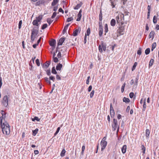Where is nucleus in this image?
Listing matches in <instances>:
<instances>
[{"label":"nucleus","mask_w":159,"mask_h":159,"mask_svg":"<svg viewBox=\"0 0 159 159\" xmlns=\"http://www.w3.org/2000/svg\"><path fill=\"white\" fill-rule=\"evenodd\" d=\"M4 122H2V125H0L2 129V131L3 134L6 135H8L10 132V126L5 119Z\"/></svg>","instance_id":"1"},{"label":"nucleus","mask_w":159,"mask_h":159,"mask_svg":"<svg viewBox=\"0 0 159 159\" xmlns=\"http://www.w3.org/2000/svg\"><path fill=\"white\" fill-rule=\"evenodd\" d=\"M107 45L106 43H104L103 41L101 42V44H100L98 46V50L99 52L102 53L103 52L102 49L104 51H105L106 50L107 48Z\"/></svg>","instance_id":"2"},{"label":"nucleus","mask_w":159,"mask_h":159,"mask_svg":"<svg viewBox=\"0 0 159 159\" xmlns=\"http://www.w3.org/2000/svg\"><path fill=\"white\" fill-rule=\"evenodd\" d=\"M9 98V96L5 95L3 98L2 101V104L3 106L7 107L8 105V99Z\"/></svg>","instance_id":"3"},{"label":"nucleus","mask_w":159,"mask_h":159,"mask_svg":"<svg viewBox=\"0 0 159 159\" xmlns=\"http://www.w3.org/2000/svg\"><path fill=\"white\" fill-rule=\"evenodd\" d=\"M38 29L34 28L32 31L31 35V40H34L38 33Z\"/></svg>","instance_id":"4"},{"label":"nucleus","mask_w":159,"mask_h":159,"mask_svg":"<svg viewBox=\"0 0 159 159\" xmlns=\"http://www.w3.org/2000/svg\"><path fill=\"white\" fill-rule=\"evenodd\" d=\"M2 116L0 117V125H2V122H3V120H5V119L6 117V113L3 110H1L0 111Z\"/></svg>","instance_id":"5"},{"label":"nucleus","mask_w":159,"mask_h":159,"mask_svg":"<svg viewBox=\"0 0 159 159\" xmlns=\"http://www.w3.org/2000/svg\"><path fill=\"white\" fill-rule=\"evenodd\" d=\"M118 126L117 120L114 118L113 119V124L112 125L113 130L115 131Z\"/></svg>","instance_id":"6"},{"label":"nucleus","mask_w":159,"mask_h":159,"mask_svg":"<svg viewBox=\"0 0 159 159\" xmlns=\"http://www.w3.org/2000/svg\"><path fill=\"white\" fill-rule=\"evenodd\" d=\"M107 142L106 141H104V139L102 140L101 142V145L102 146L101 149L102 151H103L105 149L107 146Z\"/></svg>","instance_id":"7"},{"label":"nucleus","mask_w":159,"mask_h":159,"mask_svg":"<svg viewBox=\"0 0 159 159\" xmlns=\"http://www.w3.org/2000/svg\"><path fill=\"white\" fill-rule=\"evenodd\" d=\"M80 28H79L75 30L73 32V35L74 36H76L77 35L78 33H80Z\"/></svg>","instance_id":"8"},{"label":"nucleus","mask_w":159,"mask_h":159,"mask_svg":"<svg viewBox=\"0 0 159 159\" xmlns=\"http://www.w3.org/2000/svg\"><path fill=\"white\" fill-rule=\"evenodd\" d=\"M125 30V28L124 26H120L119 29L118 30V31L120 34H123V32Z\"/></svg>","instance_id":"9"},{"label":"nucleus","mask_w":159,"mask_h":159,"mask_svg":"<svg viewBox=\"0 0 159 159\" xmlns=\"http://www.w3.org/2000/svg\"><path fill=\"white\" fill-rule=\"evenodd\" d=\"M38 22L36 20H35L33 21L32 23L33 25H36V26L34 28L37 29H39V24Z\"/></svg>","instance_id":"10"},{"label":"nucleus","mask_w":159,"mask_h":159,"mask_svg":"<svg viewBox=\"0 0 159 159\" xmlns=\"http://www.w3.org/2000/svg\"><path fill=\"white\" fill-rule=\"evenodd\" d=\"M62 67V65L60 63L57 64L56 67V70H60Z\"/></svg>","instance_id":"11"},{"label":"nucleus","mask_w":159,"mask_h":159,"mask_svg":"<svg viewBox=\"0 0 159 159\" xmlns=\"http://www.w3.org/2000/svg\"><path fill=\"white\" fill-rule=\"evenodd\" d=\"M49 44L51 46H56V40H50Z\"/></svg>","instance_id":"12"},{"label":"nucleus","mask_w":159,"mask_h":159,"mask_svg":"<svg viewBox=\"0 0 159 159\" xmlns=\"http://www.w3.org/2000/svg\"><path fill=\"white\" fill-rule=\"evenodd\" d=\"M127 146L126 145H124L121 148V151L123 154L125 153L126 151Z\"/></svg>","instance_id":"13"},{"label":"nucleus","mask_w":159,"mask_h":159,"mask_svg":"<svg viewBox=\"0 0 159 159\" xmlns=\"http://www.w3.org/2000/svg\"><path fill=\"white\" fill-rule=\"evenodd\" d=\"M110 1L112 7L113 8L115 7V5H116V0H110Z\"/></svg>","instance_id":"14"},{"label":"nucleus","mask_w":159,"mask_h":159,"mask_svg":"<svg viewBox=\"0 0 159 159\" xmlns=\"http://www.w3.org/2000/svg\"><path fill=\"white\" fill-rule=\"evenodd\" d=\"M48 61H46V62L42 65V67H44L45 66V68H48L51 63V61H49L48 63Z\"/></svg>","instance_id":"15"},{"label":"nucleus","mask_w":159,"mask_h":159,"mask_svg":"<svg viewBox=\"0 0 159 159\" xmlns=\"http://www.w3.org/2000/svg\"><path fill=\"white\" fill-rule=\"evenodd\" d=\"M155 32L153 31H152L149 34V38L152 39V40L154 38V35L155 34Z\"/></svg>","instance_id":"16"},{"label":"nucleus","mask_w":159,"mask_h":159,"mask_svg":"<svg viewBox=\"0 0 159 159\" xmlns=\"http://www.w3.org/2000/svg\"><path fill=\"white\" fill-rule=\"evenodd\" d=\"M90 33V29L89 28L87 30L86 33L85 34V35L84 37V40H86V36H89Z\"/></svg>","instance_id":"17"},{"label":"nucleus","mask_w":159,"mask_h":159,"mask_svg":"<svg viewBox=\"0 0 159 159\" xmlns=\"http://www.w3.org/2000/svg\"><path fill=\"white\" fill-rule=\"evenodd\" d=\"M141 148V150L142 151V152L143 153V155L145 153V152L146 150V148L144 146L143 144H141V146L140 147Z\"/></svg>","instance_id":"18"},{"label":"nucleus","mask_w":159,"mask_h":159,"mask_svg":"<svg viewBox=\"0 0 159 159\" xmlns=\"http://www.w3.org/2000/svg\"><path fill=\"white\" fill-rule=\"evenodd\" d=\"M39 131V129L36 128L35 130H33L32 131V134L33 135L35 136L36 135Z\"/></svg>","instance_id":"19"},{"label":"nucleus","mask_w":159,"mask_h":159,"mask_svg":"<svg viewBox=\"0 0 159 159\" xmlns=\"http://www.w3.org/2000/svg\"><path fill=\"white\" fill-rule=\"evenodd\" d=\"M150 134V132L149 130L148 129H147L145 131L146 136L147 138H149Z\"/></svg>","instance_id":"20"},{"label":"nucleus","mask_w":159,"mask_h":159,"mask_svg":"<svg viewBox=\"0 0 159 159\" xmlns=\"http://www.w3.org/2000/svg\"><path fill=\"white\" fill-rule=\"evenodd\" d=\"M123 101L124 102L127 103L129 102L130 100L129 98H126L125 97H124L123 99Z\"/></svg>","instance_id":"21"},{"label":"nucleus","mask_w":159,"mask_h":159,"mask_svg":"<svg viewBox=\"0 0 159 159\" xmlns=\"http://www.w3.org/2000/svg\"><path fill=\"white\" fill-rule=\"evenodd\" d=\"M31 119L33 121H35V120H36L37 121H39L40 119L37 116H35L34 118H31Z\"/></svg>","instance_id":"22"},{"label":"nucleus","mask_w":159,"mask_h":159,"mask_svg":"<svg viewBox=\"0 0 159 159\" xmlns=\"http://www.w3.org/2000/svg\"><path fill=\"white\" fill-rule=\"evenodd\" d=\"M66 151L65 149H63L60 154V156L61 157H64L65 155V154L66 153Z\"/></svg>","instance_id":"23"},{"label":"nucleus","mask_w":159,"mask_h":159,"mask_svg":"<svg viewBox=\"0 0 159 159\" xmlns=\"http://www.w3.org/2000/svg\"><path fill=\"white\" fill-rule=\"evenodd\" d=\"M137 64L138 63L137 62H134L131 68V70L132 71H133L134 70H135Z\"/></svg>","instance_id":"24"},{"label":"nucleus","mask_w":159,"mask_h":159,"mask_svg":"<svg viewBox=\"0 0 159 159\" xmlns=\"http://www.w3.org/2000/svg\"><path fill=\"white\" fill-rule=\"evenodd\" d=\"M72 41H73V43H72L70 45L76 46L78 45L79 44V42L78 40H75V42L73 41V40H72Z\"/></svg>","instance_id":"25"},{"label":"nucleus","mask_w":159,"mask_h":159,"mask_svg":"<svg viewBox=\"0 0 159 159\" xmlns=\"http://www.w3.org/2000/svg\"><path fill=\"white\" fill-rule=\"evenodd\" d=\"M111 26H114L116 24V20L114 19H112L111 21Z\"/></svg>","instance_id":"26"},{"label":"nucleus","mask_w":159,"mask_h":159,"mask_svg":"<svg viewBox=\"0 0 159 159\" xmlns=\"http://www.w3.org/2000/svg\"><path fill=\"white\" fill-rule=\"evenodd\" d=\"M139 75H138L135 79V82H134V85H137V84H138V80H139Z\"/></svg>","instance_id":"27"},{"label":"nucleus","mask_w":159,"mask_h":159,"mask_svg":"<svg viewBox=\"0 0 159 159\" xmlns=\"http://www.w3.org/2000/svg\"><path fill=\"white\" fill-rule=\"evenodd\" d=\"M99 20L100 21H102V10H100V13L99 14Z\"/></svg>","instance_id":"28"},{"label":"nucleus","mask_w":159,"mask_h":159,"mask_svg":"<svg viewBox=\"0 0 159 159\" xmlns=\"http://www.w3.org/2000/svg\"><path fill=\"white\" fill-rule=\"evenodd\" d=\"M51 72L52 73L56 75L57 73V72L56 71V69H55V67L54 66H53L52 68Z\"/></svg>","instance_id":"29"},{"label":"nucleus","mask_w":159,"mask_h":159,"mask_svg":"<svg viewBox=\"0 0 159 159\" xmlns=\"http://www.w3.org/2000/svg\"><path fill=\"white\" fill-rule=\"evenodd\" d=\"M59 1V0H53L52 3V6H54L56 5Z\"/></svg>","instance_id":"30"},{"label":"nucleus","mask_w":159,"mask_h":159,"mask_svg":"<svg viewBox=\"0 0 159 159\" xmlns=\"http://www.w3.org/2000/svg\"><path fill=\"white\" fill-rule=\"evenodd\" d=\"M154 62V59H151L149 61V67H151L153 65Z\"/></svg>","instance_id":"31"},{"label":"nucleus","mask_w":159,"mask_h":159,"mask_svg":"<svg viewBox=\"0 0 159 159\" xmlns=\"http://www.w3.org/2000/svg\"><path fill=\"white\" fill-rule=\"evenodd\" d=\"M150 52V49L149 48H147L145 51V53L146 55H147L149 54Z\"/></svg>","instance_id":"32"},{"label":"nucleus","mask_w":159,"mask_h":159,"mask_svg":"<svg viewBox=\"0 0 159 159\" xmlns=\"http://www.w3.org/2000/svg\"><path fill=\"white\" fill-rule=\"evenodd\" d=\"M40 41L41 40H37L36 43L34 44L32 46L33 48H36L37 46H38L39 44Z\"/></svg>","instance_id":"33"},{"label":"nucleus","mask_w":159,"mask_h":159,"mask_svg":"<svg viewBox=\"0 0 159 159\" xmlns=\"http://www.w3.org/2000/svg\"><path fill=\"white\" fill-rule=\"evenodd\" d=\"M152 48L151 51H152L155 48L156 46V43H153L152 45Z\"/></svg>","instance_id":"34"},{"label":"nucleus","mask_w":159,"mask_h":159,"mask_svg":"<svg viewBox=\"0 0 159 159\" xmlns=\"http://www.w3.org/2000/svg\"><path fill=\"white\" fill-rule=\"evenodd\" d=\"M126 85V83L125 82L123 83V84L121 88V92L122 93H123L124 91L125 87Z\"/></svg>","instance_id":"35"},{"label":"nucleus","mask_w":159,"mask_h":159,"mask_svg":"<svg viewBox=\"0 0 159 159\" xmlns=\"http://www.w3.org/2000/svg\"><path fill=\"white\" fill-rule=\"evenodd\" d=\"M42 16H39L38 17L36 18V20H37L38 22H40L41 20L42 19Z\"/></svg>","instance_id":"36"},{"label":"nucleus","mask_w":159,"mask_h":159,"mask_svg":"<svg viewBox=\"0 0 159 159\" xmlns=\"http://www.w3.org/2000/svg\"><path fill=\"white\" fill-rule=\"evenodd\" d=\"M105 30L104 32L105 33H107L108 31V25L107 24H106L105 25Z\"/></svg>","instance_id":"37"},{"label":"nucleus","mask_w":159,"mask_h":159,"mask_svg":"<svg viewBox=\"0 0 159 159\" xmlns=\"http://www.w3.org/2000/svg\"><path fill=\"white\" fill-rule=\"evenodd\" d=\"M146 106H146V102H145V101L143 102V109H142L143 111H145L146 108Z\"/></svg>","instance_id":"38"},{"label":"nucleus","mask_w":159,"mask_h":159,"mask_svg":"<svg viewBox=\"0 0 159 159\" xmlns=\"http://www.w3.org/2000/svg\"><path fill=\"white\" fill-rule=\"evenodd\" d=\"M153 22L154 24H156L157 22V19L156 16H154L153 17Z\"/></svg>","instance_id":"39"},{"label":"nucleus","mask_w":159,"mask_h":159,"mask_svg":"<svg viewBox=\"0 0 159 159\" xmlns=\"http://www.w3.org/2000/svg\"><path fill=\"white\" fill-rule=\"evenodd\" d=\"M44 79L45 81H46V82L48 83L49 85H50L51 84V81L49 80H48V78L45 77L44 78Z\"/></svg>","instance_id":"40"},{"label":"nucleus","mask_w":159,"mask_h":159,"mask_svg":"<svg viewBox=\"0 0 159 159\" xmlns=\"http://www.w3.org/2000/svg\"><path fill=\"white\" fill-rule=\"evenodd\" d=\"M47 21L49 25H50L51 23L52 22L53 20H52L50 18H48L47 19Z\"/></svg>","instance_id":"41"},{"label":"nucleus","mask_w":159,"mask_h":159,"mask_svg":"<svg viewBox=\"0 0 159 159\" xmlns=\"http://www.w3.org/2000/svg\"><path fill=\"white\" fill-rule=\"evenodd\" d=\"M60 129V127H58L57 129L56 132L54 134V136H56L59 132Z\"/></svg>","instance_id":"42"},{"label":"nucleus","mask_w":159,"mask_h":159,"mask_svg":"<svg viewBox=\"0 0 159 159\" xmlns=\"http://www.w3.org/2000/svg\"><path fill=\"white\" fill-rule=\"evenodd\" d=\"M82 15L81 14H78V18H77L76 20L77 21H80L81 17Z\"/></svg>","instance_id":"43"},{"label":"nucleus","mask_w":159,"mask_h":159,"mask_svg":"<svg viewBox=\"0 0 159 159\" xmlns=\"http://www.w3.org/2000/svg\"><path fill=\"white\" fill-rule=\"evenodd\" d=\"M65 40H59L57 43V46L61 45L62 44Z\"/></svg>","instance_id":"44"},{"label":"nucleus","mask_w":159,"mask_h":159,"mask_svg":"<svg viewBox=\"0 0 159 159\" xmlns=\"http://www.w3.org/2000/svg\"><path fill=\"white\" fill-rule=\"evenodd\" d=\"M58 58H57L56 57H52L53 60L55 63H57L58 61L59 60Z\"/></svg>","instance_id":"45"},{"label":"nucleus","mask_w":159,"mask_h":159,"mask_svg":"<svg viewBox=\"0 0 159 159\" xmlns=\"http://www.w3.org/2000/svg\"><path fill=\"white\" fill-rule=\"evenodd\" d=\"M142 48H139L138 50L137 51V53L138 55H140L141 54Z\"/></svg>","instance_id":"46"},{"label":"nucleus","mask_w":159,"mask_h":159,"mask_svg":"<svg viewBox=\"0 0 159 159\" xmlns=\"http://www.w3.org/2000/svg\"><path fill=\"white\" fill-rule=\"evenodd\" d=\"M99 29V35L100 36H101L102 35L103 33V29Z\"/></svg>","instance_id":"47"},{"label":"nucleus","mask_w":159,"mask_h":159,"mask_svg":"<svg viewBox=\"0 0 159 159\" xmlns=\"http://www.w3.org/2000/svg\"><path fill=\"white\" fill-rule=\"evenodd\" d=\"M35 62L38 66H39L40 65V62L39 60L38 59H37L35 60Z\"/></svg>","instance_id":"48"},{"label":"nucleus","mask_w":159,"mask_h":159,"mask_svg":"<svg viewBox=\"0 0 159 159\" xmlns=\"http://www.w3.org/2000/svg\"><path fill=\"white\" fill-rule=\"evenodd\" d=\"M48 26L47 24H44L42 26L41 29L42 30H44Z\"/></svg>","instance_id":"49"},{"label":"nucleus","mask_w":159,"mask_h":159,"mask_svg":"<svg viewBox=\"0 0 159 159\" xmlns=\"http://www.w3.org/2000/svg\"><path fill=\"white\" fill-rule=\"evenodd\" d=\"M111 45H110L109 46H107V52H109L110 49H111Z\"/></svg>","instance_id":"50"},{"label":"nucleus","mask_w":159,"mask_h":159,"mask_svg":"<svg viewBox=\"0 0 159 159\" xmlns=\"http://www.w3.org/2000/svg\"><path fill=\"white\" fill-rule=\"evenodd\" d=\"M73 20V18L72 17H69V18H68L67 19L66 21L67 22H69L70 21H72V20Z\"/></svg>","instance_id":"51"},{"label":"nucleus","mask_w":159,"mask_h":159,"mask_svg":"<svg viewBox=\"0 0 159 159\" xmlns=\"http://www.w3.org/2000/svg\"><path fill=\"white\" fill-rule=\"evenodd\" d=\"M46 72L47 73V75H48L50 76L51 75V70L50 69H49L46 70Z\"/></svg>","instance_id":"52"},{"label":"nucleus","mask_w":159,"mask_h":159,"mask_svg":"<svg viewBox=\"0 0 159 159\" xmlns=\"http://www.w3.org/2000/svg\"><path fill=\"white\" fill-rule=\"evenodd\" d=\"M94 90H93L91 93H90V98H92L93 97V96L94 95Z\"/></svg>","instance_id":"53"},{"label":"nucleus","mask_w":159,"mask_h":159,"mask_svg":"<svg viewBox=\"0 0 159 159\" xmlns=\"http://www.w3.org/2000/svg\"><path fill=\"white\" fill-rule=\"evenodd\" d=\"M98 24L99 26V29H103L102 21H100V22H99Z\"/></svg>","instance_id":"54"},{"label":"nucleus","mask_w":159,"mask_h":159,"mask_svg":"<svg viewBox=\"0 0 159 159\" xmlns=\"http://www.w3.org/2000/svg\"><path fill=\"white\" fill-rule=\"evenodd\" d=\"M22 24V20H20L19 21L18 25V28L19 29H20L21 28Z\"/></svg>","instance_id":"55"},{"label":"nucleus","mask_w":159,"mask_h":159,"mask_svg":"<svg viewBox=\"0 0 159 159\" xmlns=\"http://www.w3.org/2000/svg\"><path fill=\"white\" fill-rule=\"evenodd\" d=\"M57 14V13L56 12H54L53 13L52 16L51 18L52 19H53L55 18V17L56 16Z\"/></svg>","instance_id":"56"},{"label":"nucleus","mask_w":159,"mask_h":159,"mask_svg":"<svg viewBox=\"0 0 159 159\" xmlns=\"http://www.w3.org/2000/svg\"><path fill=\"white\" fill-rule=\"evenodd\" d=\"M134 94L133 92H131L129 94V96L131 98H132L134 97Z\"/></svg>","instance_id":"57"},{"label":"nucleus","mask_w":159,"mask_h":159,"mask_svg":"<svg viewBox=\"0 0 159 159\" xmlns=\"http://www.w3.org/2000/svg\"><path fill=\"white\" fill-rule=\"evenodd\" d=\"M80 5L78 4L74 8V9L75 10H77L80 7Z\"/></svg>","instance_id":"58"},{"label":"nucleus","mask_w":159,"mask_h":159,"mask_svg":"<svg viewBox=\"0 0 159 159\" xmlns=\"http://www.w3.org/2000/svg\"><path fill=\"white\" fill-rule=\"evenodd\" d=\"M49 79L51 80H52L53 81H54L55 78L53 76H51L49 77Z\"/></svg>","instance_id":"59"},{"label":"nucleus","mask_w":159,"mask_h":159,"mask_svg":"<svg viewBox=\"0 0 159 159\" xmlns=\"http://www.w3.org/2000/svg\"><path fill=\"white\" fill-rule=\"evenodd\" d=\"M56 78L57 80H61V77L58 75L56 74Z\"/></svg>","instance_id":"60"},{"label":"nucleus","mask_w":159,"mask_h":159,"mask_svg":"<svg viewBox=\"0 0 159 159\" xmlns=\"http://www.w3.org/2000/svg\"><path fill=\"white\" fill-rule=\"evenodd\" d=\"M42 3L41 1H39L36 3L35 5L36 6H39Z\"/></svg>","instance_id":"61"},{"label":"nucleus","mask_w":159,"mask_h":159,"mask_svg":"<svg viewBox=\"0 0 159 159\" xmlns=\"http://www.w3.org/2000/svg\"><path fill=\"white\" fill-rule=\"evenodd\" d=\"M57 57L58 58H61V53L60 51H58V53L57 55Z\"/></svg>","instance_id":"62"},{"label":"nucleus","mask_w":159,"mask_h":159,"mask_svg":"<svg viewBox=\"0 0 159 159\" xmlns=\"http://www.w3.org/2000/svg\"><path fill=\"white\" fill-rule=\"evenodd\" d=\"M92 85H90L88 88V92H90L91 91V90L92 89Z\"/></svg>","instance_id":"63"},{"label":"nucleus","mask_w":159,"mask_h":159,"mask_svg":"<svg viewBox=\"0 0 159 159\" xmlns=\"http://www.w3.org/2000/svg\"><path fill=\"white\" fill-rule=\"evenodd\" d=\"M124 13L125 14V16H129V12H128L127 11V10H125L124 11Z\"/></svg>","instance_id":"64"}]
</instances>
